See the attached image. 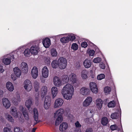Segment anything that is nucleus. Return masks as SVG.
I'll return each instance as SVG.
<instances>
[{
  "label": "nucleus",
  "mask_w": 132,
  "mask_h": 132,
  "mask_svg": "<svg viewBox=\"0 0 132 132\" xmlns=\"http://www.w3.org/2000/svg\"><path fill=\"white\" fill-rule=\"evenodd\" d=\"M61 81L63 83L68 82L69 81V76L68 77L67 75H64L63 76Z\"/></svg>",
  "instance_id": "29"
},
{
  "label": "nucleus",
  "mask_w": 132,
  "mask_h": 132,
  "mask_svg": "<svg viewBox=\"0 0 132 132\" xmlns=\"http://www.w3.org/2000/svg\"><path fill=\"white\" fill-rule=\"evenodd\" d=\"M69 81L71 83L73 84L76 83L77 82V79L76 75L75 74H71L69 75Z\"/></svg>",
  "instance_id": "11"
},
{
  "label": "nucleus",
  "mask_w": 132,
  "mask_h": 132,
  "mask_svg": "<svg viewBox=\"0 0 132 132\" xmlns=\"http://www.w3.org/2000/svg\"><path fill=\"white\" fill-rule=\"evenodd\" d=\"M67 37L69 41L70 40H73L75 39V36L73 34L69 35Z\"/></svg>",
  "instance_id": "42"
},
{
  "label": "nucleus",
  "mask_w": 132,
  "mask_h": 132,
  "mask_svg": "<svg viewBox=\"0 0 132 132\" xmlns=\"http://www.w3.org/2000/svg\"><path fill=\"white\" fill-rule=\"evenodd\" d=\"M4 132H13L11 129L7 127H5L3 130Z\"/></svg>",
  "instance_id": "47"
},
{
  "label": "nucleus",
  "mask_w": 132,
  "mask_h": 132,
  "mask_svg": "<svg viewBox=\"0 0 132 132\" xmlns=\"http://www.w3.org/2000/svg\"><path fill=\"white\" fill-rule=\"evenodd\" d=\"M34 118L36 122L34 123L33 126H34L38 123L37 122L38 120V114L36 108H34L33 110Z\"/></svg>",
  "instance_id": "10"
},
{
  "label": "nucleus",
  "mask_w": 132,
  "mask_h": 132,
  "mask_svg": "<svg viewBox=\"0 0 132 132\" xmlns=\"http://www.w3.org/2000/svg\"><path fill=\"white\" fill-rule=\"evenodd\" d=\"M60 41L63 43H66L69 42L67 37L61 38L60 39Z\"/></svg>",
  "instance_id": "40"
},
{
  "label": "nucleus",
  "mask_w": 132,
  "mask_h": 132,
  "mask_svg": "<svg viewBox=\"0 0 132 132\" xmlns=\"http://www.w3.org/2000/svg\"><path fill=\"white\" fill-rule=\"evenodd\" d=\"M6 87L7 89L10 91L12 92L14 90V86L10 82L7 83Z\"/></svg>",
  "instance_id": "22"
},
{
  "label": "nucleus",
  "mask_w": 132,
  "mask_h": 132,
  "mask_svg": "<svg viewBox=\"0 0 132 132\" xmlns=\"http://www.w3.org/2000/svg\"><path fill=\"white\" fill-rule=\"evenodd\" d=\"M83 64L85 68H88L90 67L91 65V62L90 60L86 59L84 61Z\"/></svg>",
  "instance_id": "20"
},
{
  "label": "nucleus",
  "mask_w": 132,
  "mask_h": 132,
  "mask_svg": "<svg viewBox=\"0 0 132 132\" xmlns=\"http://www.w3.org/2000/svg\"><path fill=\"white\" fill-rule=\"evenodd\" d=\"M111 118L112 119H117L120 118L121 119L120 116L119 114L115 112L112 113L110 116Z\"/></svg>",
  "instance_id": "28"
},
{
  "label": "nucleus",
  "mask_w": 132,
  "mask_h": 132,
  "mask_svg": "<svg viewBox=\"0 0 132 132\" xmlns=\"http://www.w3.org/2000/svg\"><path fill=\"white\" fill-rule=\"evenodd\" d=\"M11 114L15 117L17 118L18 117L16 109L15 107L11 108Z\"/></svg>",
  "instance_id": "24"
},
{
  "label": "nucleus",
  "mask_w": 132,
  "mask_h": 132,
  "mask_svg": "<svg viewBox=\"0 0 132 132\" xmlns=\"http://www.w3.org/2000/svg\"><path fill=\"white\" fill-rule=\"evenodd\" d=\"M85 132H93V130L91 128H88L86 130Z\"/></svg>",
  "instance_id": "54"
},
{
  "label": "nucleus",
  "mask_w": 132,
  "mask_h": 132,
  "mask_svg": "<svg viewBox=\"0 0 132 132\" xmlns=\"http://www.w3.org/2000/svg\"><path fill=\"white\" fill-rule=\"evenodd\" d=\"M24 87L27 91H30L32 87L31 81L28 80H25L24 83Z\"/></svg>",
  "instance_id": "5"
},
{
  "label": "nucleus",
  "mask_w": 132,
  "mask_h": 132,
  "mask_svg": "<svg viewBox=\"0 0 132 132\" xmlns=\"http://www.w3.org/2000/svg\"><path fill=\"white\" fill-rule=\"evenodd\" d=\"M53 81L54 85L58 87L61 86L62 83L60 79L57 76H55L54 77Z\"/></svg>",
  "instance_id": "6"
},
{
  "label": "nucleus",
  "mask_w": 132,
  "mask_h": 132,
  "mask_svg": "<svg viewBox=\"0 0 132 132\" xmlns=\"http://www.w3.org/2000/svg\"><path fill=\"white\" fill-rule=\"evenodd\" d=\"M110 128L111 130L113 131L116 129L117 126L115 125H111Z\"/></svg>",
  "instance_id": "49"
},
{
  "label": "nucleus",
  "mask_w": 132,
  "mask_h": 132,
  "mask_svg": "<svg viewBox=\"0 0 132 132\" xmlns=\"http://www.w3.org/2000/svg\"><path fill=\"white\" fill-rule=\"evenodd\" d=\"M40 79L42 82L44 83L45 82V79L42 76L40 77Z\"/></svg>",
  "instance_id": "55"
},
{
  "label": "nucleus",
  "mask_w": 132,
  "mask_h": 132,
  "mask_svg": "<svg viewBox=\"0 0 132 132\" xmlns=\"http://www.w3.org/2000/svg\"><path fill=\"white\" fill-rule=\"evenodd\" d=\"M14 132H23L22 129L20 127H15L14 129Z\"/></svg>",
  "instance_id": "43"
},
{
  "label": "nucleus",
  "mask_w": 132,
  "mask_h": 132,
  "mask_svg": "<svg viewBox=\"0 0 132 132\" xmlns=\"http://www.w3.org/2000/svg\"><path fill=\"white\" fill-rule=\"evenodd\" d=\"M33 86L35 91L36 92L38 91L40 88L39 82L36 80L34 81L33 83Z\"/></svg>",
  "instance_id": "26"
},
{
  "label": "nucleus",
  "mask_w": 132,
  "mask_h": 132,
  "mask_svg": "<svg viewBox=\"0 0 132 132\" xmlns=\"http://www.w3.org/2000/svg\"><path fill=\"white\" fill-rule=\"evenodd\" d=\"M101 60V59L98 57L94 59L93 60V62L95 63H98L100 62Z\"/></svg>",
  "instance_id": "44"
},
{
  "label": "nucleus",
  "mask_w": 132,
  "mask_h": 132,
  "mask_svg": "<svg viewBox=\"0 0 132 132\" xmlns=\"http://www.w3.org/2000/svg\"><path fill=\"white\" fill-rule=\"evenodd\" d=\"M21 112L23 113V112L24 111L26 110H24V108L22 106H20L19 108Z\"/></svg>",
  "instance_id": "56"
},
{
  "label": "nucleus",
  "mask_w": 132,
  "mask_h": 132,
  "mask_svg": "<svg viewBox=\"0 0 132 132\" xmlns=\"http://www.w3.org/2000/svg\"><path fill=\"white\" fill-rule=\"evenodd\" d=\"M47 92V89L46 86H43L41 90V96L42 98H44Z\"/></svg>",
  "instance_id": "18"
},
{
  "label": "nucleus",
  "mask_w": 132,
  "mask_h": 132,
  "mask_svg": "<svg viewBox=\"0 0 132 132\" xmlns=\"http://www.w3.org/2000/svg\"><path fill=\"white\" fill-rule=\"evenodd\" d=\"M93 100H85L83 103V105L85 106H87L89 105Z\"/></svg>",
  "instance_id": "32"
},
{
  "label": "nucleus",
  "mask_w": 132,
  "mask_h": 132,
  "mask_svg": "<svg viewBox=\"0 0 132 132\" xmlns=\"http://www.w3.org/2000/svg\"><path fill=\"white\" fill-rule=\"evenodd\" d=\"M52 67L54 68H56L59 67L58 61L54 60L52 63Z\"/></svg>",
  "instance_id": "35"
},
{
  "label": "nucleus",
  "mask_w": 132,
  "mask_h": 132,
  "mask_svg": "<svg viewBox=\"0 0 132 132\" xmlns=\"http://www.w3.org/2000/svg\"><path fill=\"white\" fill-rule=\"evenodd\" d=\"M75 125L76 128H80L81 126V125L78 121L75 123Z\"/></svg>",
  "instance_id": "50"
},
{
  "label": "nucleus",
  "mask_w": 132,
  "mask_h": 132,
  "mask_svg": "<svg viewBox=\"0 0 132 132\" xmlns=\"http://www.w3.org/2000/svg\"><path fill=\"white\" fill-rule=\"evenodd\" d=\"M14 101L15 102V101H14V100H13V102L14 103V104L15 105H18V102H15V103H14Z\"/></svg>",
  "instance_id": "64"
},
{
  "label": "nucleus",
  "mask_w": 132,
  "mask_h": 132,
  "mask_svg": "<svg viewBox=\"0 0 132 132\" xmlns=\"http://www.w3.org/2000/svg\"><path fill=\"white\" fill-rule=\"evenodd\" d=\"M6 118L9 121L11 122L12 123H14V120L10 115L9 114L7 115L6 116Z\"/></svg>",
  "instance_id": "33"
},
{
  "label": "nucleus",
  "mask_w": 132,
  "mask_h": 132,
  "mask_svg": "<svg viewBox=\"0 0 132 132\" xmlns=\"http://www.w3.org/2000/svg\"><path fill=\"white\" fill-rule=\"evenodd\" d=\"M13 55L12 54H7L2 59L3 63L5 65H8L10 64L11 60H13L14 59Z\"/></svg>",
  "instance_id": "3"
},
{
  "label": "nucleus",
  "mask_w": 132,
  "mask_h": 132,
  "mask_svg": "<svg viewBox=\"0 0 132 132\" xmlns=\"http://www.w3.org/2000/svg\"><path fill=\"white\" fill-rule=\"evenodd\" d=\"M43 43L44 47L45 48L48 47L51 44L50 39L48 38H45L43 40Z\"/></svg>",
  "instance_id": "14"
},
{
  "label": "nucleus",
  "mask_w": 132,
  "mask_h": 132,
  "mask_svg": "<svg viewBox=\"0 0 132 132\" xmlns=\"http://www.w3.org/2000/svg\"><path fill=\"white\" fill-rule=\"evenodd\" d=\"M105 76L103 74H101L97 76V79L98 80H101L104 78Z\"/></svg>",
  "instance_id": "45"
},
{
  "label": "nucleus",
  "mask_w": 132,
  "mask_h": 132,
  "mask_svg": "<svg viewBox=\"0 0 132 132\" xmlns=\"http://www.w3.org/2000/svg\"><path fill=\"white\" fill-rule=\"evenodd\" d=\"M89 89L87 88L83 87L80 90V93L83 95H85L88 94Z\"/></svg>",
  "instance_id": "27"
},
{
  "label": "nucleus",
  "mask_w": 132,
  "mask_h": 132,
  "mask_svg": "<svg viewBox=\"0 0 132 132\" xmlns=\"http://www.w3.org/2000/svg\"><path fill=\"white\" fill-rule=\"evenodd\" d=\"M51 54L52 56H56L57 55V53L56 50L55 48H53L51 50Z\"/></svg>",
  "instance_id": "38"
},
{
  "label": "nucleus",
  "mask_w": 132,
  "mask_h": 132,
  "mask_svg": "<svg viewBox=\"0 0 132 132\" xmlns=\"http://www.w3.org/2000/svg\"><path fill=\"white\" fill-rule=\"evenodd\" d=\"M64 110L63 109H60L55 113L54 118H55L57 117L55 121V125H58L63 120L62 115L64 113Z\"/></svg>",
  "instance_id": "2"
},
{
  "label": "nucleus",
  "mask_w": 132,
  "mask_h": 132,
  "mask_svg": "<svg viewBox=\"0 0 132 132\" xmlns=\"http://www.w3.org/2000/svg\"><path fill=\"white\" fill-rule=\"evenodd\" d=\"M71 48L73 50H76L78 49V46L76 43H73L72 45Z\"/></svg>",
  "instance_id": "46"
},
{
  "label": "nucleus",
  "mask_w": 132,
  "mask_h": 132,
  "mask_svg": "<svg viewBox=\"0 0 132 132\" xmlns=\"http://www.w3.org/2000/svg\"><path fill=\"white\" fill-rule=\"evenodd\" d=\"M94 98L93 96H88L86 99H92V98Z\"/></svg>",
  "instance_id": "62"
},
{
  "label": "nucleus",
  "mask_w": 132,
  "mask_h": 132,
  "mask_svg": "<svg viewBox=\"0 0 132 132\" xmlns=\"http://www.w3.org/2000/svg\"><path fill=\"white\" fill-rule=\"evenodd\" d=\"M108 122V119L107 118L105 117H103L101 121V124L103 126L106 125Z\"/></svg>",
  "instance_id": "31"
},
{
  "label": "nucleus",
  "mask_w": 132,
  "mask_h": 132,
  "mask_svg": "<svg viewBox=\"0 0 132 132\" xmlns=\"http://www.w3.org/2000/svg\"><path fill=\"white\" fill-rule=\"evenodd\" d=\"M42 76L44 78H46L48 77L49 71L46 67L45 66L42 68Z\"/></svg>",
  "instance_id": "9"
},
{
  "label": "nucleus",
  "mask_w": 132,
  "mask_h": 132,
  "mask_svg": "<svg viewBox=\"0 0 132 132\" xmlns=\"http://www.w3.org/2000/svg\"><path fill=\"white\" fill-rule=\"evenodd\" d=\"M20 67L23 72L26 73L28 72V66L27 64L26 63L22 62L20 64Z\"/></svg>",
  "instance_id": "13"
},
{
  "label": "nucleus",
  "mask_w": 132,
  "mask_h": 132,
  "mask_svg": "<svg viewBox=\"0 0 132 132\" xmlns=\"http://www.w3.org/2000/svg\"><path fill=\"white\" fill-rule=\"evenodd\" d=\"M111 89L110 88L108 87H105L104 88V91L106 94H108L110 93L111 91Z\"/></svg>",
  "instance_id": "37"
},
{
  "label": "nucleus",
  "mask_w": 132,
  "mask_h": 132,
  "mask_svg": "<svg viewBox=\"0 0 132 132\" xmlns=\"http://www.w3.org/2000/svg\"><path fill=\"white\" fill-rule=\"evenodd\" d=\"M44 102V108L46 109H48L51 105V101L48 100H45Z\"/></svg>",
  "instance_id": "25"
},
{
  "label": "nucleus",
  "mask_w": 132,
  "mask_h": 132,
  "mask_svg": "<svg viewBox=\"0 0 132 132\" xmlns=\"http://www.w3.org/2000/svg\"><path fill=\"white\" fill-rule=\"evenodd\" d=\"M17 77L15 75H14L13 74H12L11 75V78L12 80H16L17 78Z\"/></svg>",
  "instance_id": "53"
},
{
  "label": "nucleus",
  "mask_w": 132,
  "mask_h": 132,
  "mask_svg": "<svg viewBox=\"0 0 132 132\" xmlns=\"http://www.w3.org/2000/svg\"><path fill=\"white\" fill-rule=\"evenodd\" d=\"M3 104L4 106L6 109L10 107L11 103L9 100H2Z\"/></svg>",
  "instance_id": "19"
},
{
  "label": "nucleus",
  "mask_w": 132,
  "mask_h": 132,
  "mask_svg": "<svg viewBox=\"0 0 132 132\" xmlns=\"http://www.w3.org/2000/svg\"><path fill=\"white\" fill-rule=\"evenodd\" d=\"M89 118H86L85 119V121L86 122L88 123H90V122H89Z\"/></svg>",
  "instance_id": "57"
},
{
  "label": "nucleus",
  "mask_w": 132,
  "mask_h": 132,
  "mask_svg": "<svg viewBox=\"0 0 132 132\" xmlns=\"http://www.w3.org/2000/svg\"><path fill=\"white\" fill-rule=\"evenodd\" d=\"M37 128H33L32 129V132H35L36 130V129Z\"/></svg>",
  "instance_id": "63"
},
{
  "label": "nucleus",
  "mask_w": 132,
  "mask_h": 132,
  "mask_svg": "<svg viewBox=\"0 0 132 132\" xmlns=\"http://www.w3.org/2000/svg\"><path fill=\"white\" fill-rule=\"evenodd\" d=\"M52 98H53L56 96L58 93V89L55 86L52 87L51 89Z\"/></svg>",
  "instance_id": "17"
},
{
  "label": "nucleus",
  "mask_w": 132,
  "mask_h": 132,
  "mask_svg": "<svg viewBox=\"0 0 132 132\" xmlns=\"http://www.w3.org/2000/svg\"><path fill=\"white\" fill-rule=\"evenodd\" d=\"M87 45V43L85 42H83L81 44V47L85 48L86 47Z\"/></svg>",
  "instance_id": "48"
},
{
  "label": "nucleus",
  "mask_w": 132,
  "mask_h": 132,
  "mask_svg": "<svg viewBox=\"0 0 132 132\" xmlns=\"http://www.w3.org/2000/svg\"><path fill=\"white\" fill-rule=\"evenodd\" d=\"M116 103L114 100L110 101L108 104V106L109 108H113L115 106Z\"/></svg>",
  "instance_id": "36"
},
{
  "label": "nucleus",
  "mask_w": 132,
  "mask_h": 132,
  "mask_svg": "<svg viewBox=\"0 0 132 132\" xmlns=\"http://www.w3.org/2000/svg\"><path fill=\"white\" fill-rule=\"evenodd\" d=\"M88 53L90 56H93L94 54V51L93 50H91L89 51Z\"/></svg>",
  "instance_id": "51"
},
{
  "label": "nucleus",
  "mask_w": 132,
  "mask_h": 132,
  "mask_svg": "<svg viewBox=\"0 0 132 132\" xmlns=\"http://www.w3.org/2000/svg\"><path fill=\"white\" fill-rule=\"evenodd\" d=\"M32 100H28L25 102V105L28 108L31 107L32 104Z\"/></svg>",
  "instance_id": "34"
},
{
  "label": "nucleus",
  "mask_w": 132,
  "mask_h": 132,
  "mask_svg": "<svg viewBox=\"0 0 132 132\" xmlns=\"http://www.w3.org/2000/svg\"><path fill=\"white\" fill-rule=\"evenodd\" d=\"M50 98H51V97L49 95H48L45 97V99H48Z\"/></svg>",
  "instance_id": "60"
},
{
  "label": "nucleus",
  "mask_w": 132,
  "mask_h": 132,
  "mask_svg": "<svg viewBox=\"0 0 132 132\" xmlns=\"http://www.w3.org/2000/svg\"><path fill=\"white\" fill-rule=\"evenodd\" d=\"M90 88L93 93H96L98 92V89L97 87L96 84L94 82H91L90 83Z\"/></svg>",
  "instance_id": "7"
},
{
  "label": "nucleus",
  "mask_w": 132,
  "mask_h": 132,
  "mask_svg": "<svg viewBox=\"0 0 132 132\" xmlns=\"http://www.w3.org/2000/svg\"><path fill=\"white\" fill-rule=\"evenodd\" d=\"M74 91L73 86L70 84H67L63 87L62 93L65 99H71L73 94Z\"/></svg>",
  "instance_id": "1"
},
{
  "label": "nucleus",
  "mask_w": 132,
  "mask_h": 132,
  "mask_svg": "<svg viewBox=\"0 0 132 132\" xmlns=\"http://www.w3.org/2000/svg\"><path fill=\"white\" fill-rule=\"evenodd\" d=\"M13 71L14 74L17 77H19L21 74V71L18 67H15L13 69Z\"/></svg>",
  "instance_id": "23"
},
{
  "label": "nucleus",
  "mask_w": 132,
  "mask_h": 132,
  "mask_svg": "<svg viewBox=\"0 0 132 132\" xmlns=\"http://www.w3.org/2000/svg\"><path fill=\"white\" fill-rule=\"evenodd\" d=\"M30 50L29 49H27L25 50L24 52V54L25 56L28 57L30 54Z\"/></svg>",
  "instance_id": "41"
},
{
  "label": "nucleus",
  "mask_w": 132,
  "mask_h": 132,
  "mask_svg": "<svg viewBox=\"0 0 132 132\" xmlns=\"http://www.w3.org/2000/svg\"><path fill=\"white\" fill-rule=\"evenodd\" d=\"M39 47L36 46H33L30 48V53L33 55L37 54L38 51Z\"/></svg>",
  "instance_id": "12"
},
{
  "label": "nucleus",
  "mask_w": 132,
  "mask_h": 132,
  "mask_svg": "<svg viewBox=\"0 0 132 132\" xmlns=\"http://www.w3.org/2000/svg\"><path fill=\"white\" fill-rule=\"evenodd\" d=\"M88 73V71L85 70H83L81 73L82 78L83 79H86L87 77V74Z\"/></svg>",
  "instance_id": "30"
},
{
  "label": "nucleus",
  "mask_w": 132,
  "mask_h": 132,
  "mask_svg": "<svg viewBox=\"0 0 132 132\" xmlns=\"http://www.w3.org/2000/svg\"><path fill=\"white\" fill-rule=\"evenodd\" d=\"M23 114L24 115L25 119L27 120L29 119L28 113L27 112V110H25L23 112Z\"/></svg>",
  "instance_id": "39"
},
{
  "label": "nucleus",
  "mask_w": 132,
  "mask_h": 132,
  "mask_svg": "<svg viewBox=\"0 0 132 132\" xmlns=\"http://www.w3.org/2000/svg\"><path fill=\"white\" fill-rule=\"evenodd\" d=\"M3 91L1 90H0V98H1L2 95L3 94Z\"/></svg>",
  "instance_id": "59"
},
{
  "label": "nucleus",
  "mask_w": 132,
  "mask_h": 132,
  "mask_svg": "<svg viewBox=\"0 0 132 132\" xmlns=\"http://www.w3.org/2000/svg\"><path fill=\"white\" fill-rule=\"evenodd\" d=\"M15 99H19L20 98V96L18 94H17L16 95L15 97Z\"/></svg>",
  "instance_id": "58"
},
{
  "label": "nucleus",
  "mask_w": 132,
  "mask_h": 132,
  "mask_svg": "<svg viewBox=\"0 0 132 132\" xmlns=\"http://www.w3.org/2000/svg\"><path fill=\"white\" fill-rule=\"evenodd\" d=\"M4 70L3 69V67L2 66L0 65V72H2Z\"/></svg>",
  "instance_id": "61"
},
{
  "label": "nucleus",
  "mask_w": 132,
  "mask_h": 132,
  "mask_svg": "<svg viewBox=\"0 0 132 132\" xmlns=\"http://www.w3.org/2000/svg\"><path fill=\"white\" fill-rule=\"evenodd\" d=\"M58 66L60 68L63 69L65 68L67 65V60L64 58L61 57L58 60Z\"/></svg>",
  "instance_id": "4"
},
{
  "label": "nucleus",
  "mask_w": 132,
  "mask_h": 132,
  "mask_svg": "<svg viewBox=\"0 0 132 132\" xmlns=\"http://www.w3.org/2000/svg\"><path fill=\"white\" fill-rule=\"evenodd\" d=\"M102 100H96V106L99 110L101 109L102 106L103 102Z\"/></svg>",
  "instance_id": "21"
},
{
  "label": "nucleus",
  "mask_w": 132,
  "mask_h": 132,
  "mask_svg": "<svg viewBox=\"0 0 132 132\" xmlns=\"http://www.w3.org/2000/svg\"><path fill=\"white\" fill-rule=\"evenodd\" d=\"M100 67L102 69H104L105 67V64L102 62L100 64Z\"/></svg>",
  "instance_id": "52"
},
{
  "label": "nucleus",
  "mask_w": 132,
  "mask_h": 132,
  "mask_svg": "<svg viewBox=\"0 0 132 132\" xmlns=\"http://www.w3.org/2000/svg\"><path fill=\"white\" fill-rule=\"evenodd\" d=\"M31 74L32 77L34 79H36L38 75V71L37 67H34L31 70Z\"/></svg>",
  "instance_id": "8"
},
{
  "label": "nucleus",
  "mask_w": 132,
  "mask_h": 132,
  "mask_svg": "<svg viewBox=\"0 0 132 132\" xmlns=\"http://www.w3.org/2000/svg\"><path fill=\"white\" fill-rule=\"evenodd\" d=\"M63 102V100H56L54 104V108H56L59 106H61Z\"/></svg>",
  "instance_id": "16"
},
{
  "label": "nucleus",
  "mask_w": 132,
  "mask_h": 132,
  "mask_svg": "<svg viewBox=\"0 0 132 132\" xmlns=\"http://www.w3.org/2000/svg\"><path fill=\"white\" fill-rule=\"evenodd\" d=\"M68 127V123L66 122H63L60 125L59 129L61 131H63L66 130Z\"/></svg>",
  "instance_id": "15"
}]
</instances>
